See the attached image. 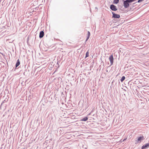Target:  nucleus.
<instances>
[{
  "mask_svg": "<svg viewBox=\"0 0 149 149\" xmlns=\"http://www.w3.org/2000/svg\"><path fill=\"white\" fill-rule=\"evenodd\" d=\"M29 39V38L28 37L27 38V42H28V41Z\"/></svg>",
  "mask_w": 149,
  "mask_h": 149,
  "instance_id": "20",
  "label": "nucleus"
},
{
  "mask_svg": "<svg viewBox=\"0 0 149 149\" xmlns=\"http://www.w3.org/2000/svg\"><path fill=\"white\" fill-rule=\"evenodd\" d=\"M110 8L112 11H116L117 10L116 6L113 4H111L110 6Z\"/></svg>",
  "mask_w": 149,
  "mask_h": 149,
  "instance_id": "4",
  "label": "nucleus"
},
{
  "mask_svg": "<svg viewBox=\"0 0 149 149\" xmlns=\"http://www.w3.org/2000/svg\"><path fill=\"white\" fill-rule=\"evenodd\" d=\"M144 0H138L137 2L138 3H140L142 1H143Z\"/></svg>",
  "mask_w": 149,
  "mask_h": 149,
  "instance_id": "16",
  "label": "nucleus"
},
{
  "mask_svg": "<svg viewBox=\"0 0 149 149\" xmlns=\"http://www.w3.org/2000/svg\"><path fill=\"white\" fill-rule=\"evenodd\" d=\"M89 37H90L89 36H87L86 39V41H85V42H86V41H87V40L89 38Z\"/></svg>",
  "mask_w": 149,
  "mask_h": 149,
  "instance_id": "15",
  "label": "nucleus"
},
{
  "mask_svg": "<svg viewBox=\"0 0 149 149\" xmlns=\"http://www.w3.org/2000/svg\"><path fill=\"white\" fill-rule=\"evenodd\" d=\"M20 64V62L19 59L17 60L16 63L15 64V68H16Z\"/></svg>",
  "mask_w": 149,
  "mask_h": 149,
  "instance_id": "8",
  "label": "nucleus"
},
{
  "mask_svg": "<svg viewBox=\"0 0 149 149\" xmlns=\"http://www.w3.org/2000/svg\"><path fill=\"white\" fill-rule=\"evenodd\" d=\"M6 100V99H5V100H4L2 102L0 106V107H1L2 106V105L5 102H7L8 101V100Z\"/></svg>",
  "mask_w": 149,
  "mask_h": 149,
  "instance_id": "13",
  "label": "nucleus"
},
{
  "mask_svg": "<svg viewBox=\"0 0 149 149\" xmlns=\"http://www.w3.org/2000/svg\"><path fill=\"white\" fill-rule=\"evenodd\" d=\"M95 9H98V8H97V7H95Z\"/></svg>",
  "mask_w": 149,
  "mask_h": 149,
  "instance_id": "21",
  "label": "nucleus"
},
{
  "mask_svg": "<svg viewBox=\"0 0 149 149\" xmlns=\"http://www.w3.org/2000/svg\"><path fill=\"white\" fill-rule=\"evenodd\" d=\"M88 120V118L87 117H85L82 119H81L80 121H86Z\"/></svg>",
  "mask_w": 149,
  "mask_h": 149,
  "instance_id": "9",
  "label": "nucleus"
},
{
  "mask_svg": "<svg viewBox=\"0 0 149 149\" xmlns=\"http://www.w3.org/2000/svg\"><path fill=\"white\" fill-rule=\"evenodd\" d=\"M119 2V0H113V3L114 4H117Z\"/></svg>",
  "mask_w": 149,
  "mask_h": 149,
  "instance_id": "10",
  "label": "nucleus"
},
{
  "mask_svg": "<svg viewBox=\"0 0 149 149\" xmlns=\"http://www.w3.org/2000/svg\"><path fill=\"white\" fill-rule=\"evenodd\" d=\"M91 113H92L91 112L90 113H89V114H88V116H89V115H90L91 114Z\"/></svg>",
  "mask_w": 149,
  "mask_h": 149,
  "instance_id": "18",
  "label": "nucleus"
},
{
  "mask_svg": "<svg viewBox=\"0 0 149 149\" xmlns=\"http://www.w3.org/2000/svg\"><path fill=\"white\" fill-rule=\"evenodd\" d=\"M144 139V138L143 136L138 137L137 140H135V144H137L140 143Z\"/></svg>",
  "mask_w": 149,
  "mask_h": 149,
  "instance_id": "1",
  "label": "nucleus"
},
{
  "mask_svg": "<svg viewBox=\"0 0 149 149\" xmlns=\"http://www.w3.org/2000/svg\"><path fill=\"white\" fill-rule=\"evenodd\" d=\"M87 34H88L87 36L90 37V33L89 31H88Z\"/></svg>",
  "mask_w": 149,
  "mask_h": 149,
  "instance_id": "14",
  "label": "nucleus"
},
{
  "mask_svg": "<svg viewBox=\"0 0 149 149\" xmlns=\"http://www.w3.org/2000/svg\"><path fill=\"white\" fill-rule=\"evenodd\" d=\"M112 18L114 19L119 18L120 17V16L119 15L116 14L113 12H112Z\"/></svg>",
  "mask_w": 149,
  "mask_h": 149,
  "instance_id": "3",
  "label": "nucleus"
},
{
  "mask_svg": "<svg viewBox=\"0 0 149 149\" xmlns=\"http://www.w3.org/2000/svg\"><path fill=\"white\" fill-rule=\"evenodd\" d=\"M46 141V143H47V141Z\"/></svg>",
  "mask_w": 149,
  "mask_h": 149,
  "instance_id": "23",
  "label": "nucleus"
},
{
  "mask_svg": "<svg viewBox=\"0 0 149 149\" xmlns=\"http://www.w3.org/2000/svg\"><path fill=\"white\" fill-rule=\"evenodd\" d=\"M25 73V72H24V75Z\"/></svg>",
  "mask_w": 149,
  "mask_h": 149,
  "instance_id": "22",
  "label": "nucleus"
},
{
  "mask_svg": "<svg viewBox=\"0 0 149 149\" xmlns=\"http://www.w3.org/2000/svg\"><path fill=\"white\" fill-rule=\"evenodd\" d=\"M123 6L124 8H128L130 6V3L128 2V0H126L125 1L123 0Z\"/></svg>",
  "mask_w": 149,
  "mask_h": 149,
  "instance_id": "2",
  "label": "nucleus"
},
{
  "mask_svg": "<svg viewBox=\"0 0 149 149\" xmlns=\"http://www.w3.org/2000/svg\"><path fill=\"white\" fill-rule=\"evenodd\" d=\"M44 32L43 31H40V32L39 37L40 38H41L43 37V36H44Z\"/></svg>",
  "mask_w": 149,
  "mask_h": 149,
  "instance_id": "7",
  "label": "nucleus"
},
{
  "mask_svg": "<svg viewBox=\"0 0 149 149\" xmlns=\"http://www.w3.org/2000/svg\"><path fill=\"white\" fill-rule=\"evenodd\" d=\"M125 77L124 76H123L121 78L120 81L122 82L125 80Z\"/></svg>",
  "mask_w": 149,
  "mask_h": 149,
  "instance_id": "12",
  "label": "nucleus"
},
{
  "mask_svg": "<svg viewBox=\"0 0 149 149\" xmlns=\"http://www.w3.org/2000/svg\"><path fill=\"white\" fill-rule=\"evenodd\" d=\"M52 139H50V141H49V143L50 142V141H52Z\"/></svg>",
  "mask_w": 149,
  "mask_h": 149,
  "instance_id": "19",
  "label": "nucleus"
},
{
  "mask_svg": "<svg viewBox=\"0 0 149 149\" xmlns=\"http://www.w3.org/2000/svg\"><path fill=\"white\" fill-rule=\"evenodd\" d=\"M149 147V143H148L143 145L141 147V149H145Z\"/></svg>",
  "mask_w": 149,
  "mask_h": 149,
  "instance_id": "6",
  "label": "nucleus"
},
{
  "mask_svg": "<svg viewBox=\"0 0 149 149\" xmlns=\"http://www.w3.org/2000/svg\"><path fill=\"white\" fill-rule=\"evenodd\" d=\"M94 109H93L92 111H91V112L92 113L94 111Z\"/></svg>",
  "mask_w": 149,
  "mask_h": 149,
  "instance_id": "17",
  "label": "nucleus"
},
{
  "mask_svg": "<svg viewBox=\"0 0 149 149\" xmlns=\"http://www.w3.org/2000/svg\"><path fill=\"white\" fill-rule=\"evenodd\" d=\"M109 59L111 65H112L113 64V58L112 55L110 56Z\"/></svg>",
  "mask_w": 149,
  "mask_h": 149,
  "instance_id": "5",
  "label": "nucleus"
},
{
  "mask_svg": "<svg viewBox=\"0 0 149 149\" xmlns=\"http://www.w3.org/2000/svg\"><path fill=\"white\" fill-rule=\"evenodd\" d=\"M89 50H88V51L86 52V56L85 57V58H86L87 57L89 56Z\"/></svg>",
  "mask_w": 149,
  "mask_h": 149,
  "instance_id": "11",
  "label": "nucleus"
}]
</instances>
